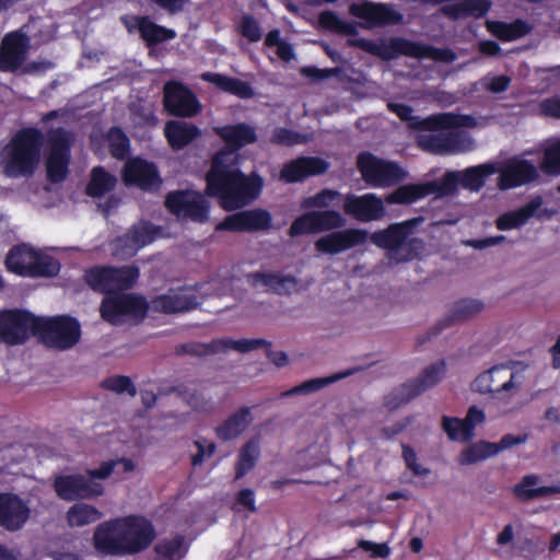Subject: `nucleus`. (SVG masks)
Here are the masks:
<instances>
[{"mask_svg":"<svg viewBox=\"0 0 560 560\" xmlns=\"http://www.w3.org/2000/svg\"><path fill=\"white\" fill-rule=\"evenodd\" d=\"M183 544L184 537L182 535H176L172 539H165L158 542L154 550L159 560H176L183 557L180 553Z\"/></svg>","mask_w":560,"mask_h":560,"instance_id":"obj_58","label":"nucleus"},{"mask_svg":"<svg viewBox=\"0 0 560 560\" xmlns=\"http://www.w3.org/2000/svg\"><path fill=\"white\" fill-rule=\"evenodd\" d=\"M446 372V363L444 360H440L429 366H427L418 378L413 380V382L419 387L420 393L422 394L427 389L435 386L441 382Z\"/></svg>","mask_w":560,"mask_h":560,"instance_id":"obj_52","label":"nucleus"},{"mask_svg":"<svg viewBox=\"0 0 560 560\" xmlns=\"http://www.w3.org/2000/svg\"><path fill=\"white\" fill-rule=\"evenodd\" d=\"M206 196L205 192L191 189L173 190L166 195L165 207L177 218L203 223L210 213V203Z\"/></svg>","mask_w":560,"mask_h":560,"instance_id":"obj_10","label":"nucleus"},{"mask_svg":"<svg viewBox=\"0 0 560 560\" xmlns=\"http://www.w3.org/2000/svg\"><path fill=\"white\" fill-rule=\"evenodd\" d=\"M117 184V178L107 172L103 166H95L91 171L90 180L85 192L88 196L97 198L112 191Z\"/></svg>","mask_w":560,"mask_h":560,"instance_id":"obj_41","label":"nucleus"},{"mask_svg":"<svg viewBox=\"0 0 560 560\" xmlns=\"http://www.w3.org/2000/svg\"><path fill=\"white\" fill-rule=\"evenodd\" d=\"M202 135L201 129L183 120H168L164 126V136L174 151L185 149Z\"/></svg>","mask_w":560,"mask_h":560,"instance_id":"obj_35","label":"nucleus"},{"mask_svg":"<svg viewBox=\"0 0 560 560\" xmlns=\"http://www.w3.org/2000/svg\"><path fill=\"white\" fill-rule=\"evenodd\" d=\"M541 205L542 198L540 196H536L518 209L504 212L499 215L495 221L497 229L500 231H509L524 225L536 214Z\"/></svg>","mask_w":560,"mask_h":560,"instance_id":"obj_37","label":"nucleus"},{"mask_svg":"<svg viewBox=\"0 0 560 560\" xmlns=\"http://www.w3.org/2000/svg\"><path fill=\"white\" fill-rule=\"evenodd\" d=\"M122 556L136 555L147 549L156 534L154 526L143 516L119 517Z\"/></svg>","mask_w":560,"mask_h":560,"instance_id":"obj_13","label":"nucleus"},{"mask_svg":"<svg viewBox=\"0 0 560 560\" xmlns=\"http://www.w3.org/2000/svg\"><path fill=\"white\" fill-rule=\"evenodd\" d=\"M200 78L202 81L213 84L220 91L242 100H248L255 95V91L248 82L234 77L219 72H203Z\"/></svg>","mask_w":560,"mask_h":560,"instance_id":"obj_36","label":"nucleus"},{"mask_svg":"<svg viewBox=\"0 0 560 560\" xmlns=\"http://www.w3.org/2000/svg\"><path fill=\"white\" fill-rule=\"evenodd\" d=\"M343 211L361 222L380 220L386 212L383 200L374 194L347 195Z\"/></svg>","mask_w":560,"mask_h":560,"instance_id":"obj_25","label":"nucleus"},{"mask_svg":"<svg viewBox=\"0 0 560 560\" xmlns=\"http://www.w3.org/2000/svg\"><path fill=\"white\" fill-rule=\"evenodd\" d=\"M497 168L492 163L470 166L458 172L460 186L471 191H479L486 184V178L494 174Z\"/></svg>","mask_w":560,"mask_h":560,"instance_id":"obj_40","label":"nucleus"},{"mask_svg":"<svg viewBox=\"0 0 560 560\" xmlns=\"http://www.w3.org/2000/svg\"><path fill=\"white\" fill-rule=\"evenodd\" d=\"M318 23L323 30L337 34L354 36L358 34L357 25L353 22L341 20L334 11H323L318 15Z\"/></svg>","mask_w":560,"mask_h":560,"instance_id":"obj_48","label":"nucleus"},{"mask_svg":"<svg viewBox=\"0 0 560 560\" xmlns=\"http://www.w3.org/2000/svg\"><path fill=\"white\" fill-rule=\"evenodd\" d=\"M106 138L113 158L125 160L130 154V140L120 127L109 128Z\"/></svg>","mask_w":560,"mask_h":560,"instance_id":"obj_49","label":"nucleus"},{"mask_svg":"<svg viewBox=\"0 0 560 560\" xmlns=\"http://www.w3.org/2000/svg\"><path fill=\"white\" fill-rule=\"evenodd\" d=\"M541 172L549 176L560 175V139L549 144L539 164Z\"/></svg>","mask_w":560,"mask_h":560,"instance_id":"obj_54","label":"nucleus"},{"mask_svg":"<svg viewBox=\"0 0 560 560\" xmlns=\"http://www.w3.org/2000/svg\"><path fill=\"white\" fill-rule=\"evenodd\" d=\"M328 166V163L322 158L300 156L282 166L280 178L289 184L299 183L311 176L324 174Z\"/></svg>","mask_w":560,"mask_h":560,"instance_id":"obj_27","label":"nucleus"},{"mask_svg":"<svg viewBox=\"0 0 560 560\" xmlns=\"http://www.w3.org/2000/svg\"><path fill=\"white\" fill-rule=\"evenodd\" d=\"M139 275V268L133 265L121 267L96 265L84 271L83 280L94 292L109 295L131 289Z\"/></svg>","mask_w":560,"mask_h":560,"instance_id":"obj_5","label":"nucleus"},{"mask_svg":"<svg viewBox=\"0 0 560 560\" xmlns=\"http://www.w3.org/2000/svg\"><path fill=\"white\" fill-rule=\"evenodd\" d=\"M35 254V250L24 246H14L7 256V268L19 276L27 277Z\"/></svg>","mask_w":560,"mask_h":560,"instance_id":"obj_42","label":"nucleus"},{"mask_svg":"<svg viewBox=\"0 0 560 560\" xmlns=\"http://www.w3.org/2000/svg\"><path fill=\"white\" fill-rule=\"evenodd\" d=\"M401 448H402V458L405 460V464H406L407 468L409 470H411L415 476L424 477L431 472L429 468L423 467L418 463L417 454L411 446H409L407 444H401Z\"/></svg>","mask_w":560,"mask_h":560,"instance_id":"obj_63","label":"nucleus"},{"mask_svg":"<svg viewBox=\"0 0 560 560\" xmlns=\"http://www.w3.org/2000/svg\"><path fill=\"white\" fill-rule=\"evenodd\" d=\"M162 104L167 115L177 118H192L202 112V104L197 95L177 80L165 82Z\"/></svg>","mask_w":560,"mask_h":560,"instance_id":"obj_12","label":"nucleus"},{"mask_svg":"<svg viewBox=\"0 0 560 560\" xmlns=\"http://www.w3.org/2000/svg\"><path fill=\"white\" fill-rule=\"evenodd\" d=\"M487 28L502 42L516 40L526 36L532 31V26L522 19L512 22L488 21Z\"/></svg>","mask_w":560,"mask_h":560,"instance_id":"obj_39","label":"nucleus"},{"mask_svg":"<svg viewBox=\"0 0 560 560\" xmlns=\"http://www.w3.org/2000/svg\"><path fill=\"white\" fill-rule=\"evenodd\" d=\"M419 222V218H413L390 223L387 228L373 232L371 242L385 249L397 261H410L418 258L425 248L421 238L411 236Z\"/></svg>","mask_w":560,"mask_h":560,"instance_id":"obj_4","label":"nucleus"},{"mask_svg":"<svg viewBox=\"0 0 560 560\" xmlns=\"http://www.w3.org/2000/svg\"><path fill=\"white\" fill-rule=\"evenodd\" d=\"M483 308V303L475 299H462L454 303L451 314L443 320L439 322L435 327L430 329L424 337H419L417 346H422L427 340L436 337L444 328L456 322H463L478 314Z\"/></svg>","mask_w":560,"mask_h":560,"instance_id":"obj_33","label":"nucleus"},{"mask_svg":"<svg viewBox=\"0 0 560 560\" xmlns=\"http://www.w3.org/2000/svg\"><path fill=\"white\" fill-rule=\"evenodd\" d=\"M492 442H476L462 451L458 462L460 465H471L494 456Z\"/></svg>","mask_w":560,"mask_h":560,"instance_id":"obj_51","label":"nucleus"},{"mask_svg":"<svg viewBox=\"0 0 560 560\" xmlns=\"http://www.w3.org/2000/svg\"><path fill=\"white\" fill-rule=\"evenodd\" d=\"M44 133L36 127L18 130L1 152L2 173L9 178L32 177L40 162Z\"/></svg>","mask_w":560,"mask_h":560,"instance_id":"obj_2","label":"nucleus"},{"mask_svg":"<svg viewBox=\"0 0 560 560\" xmlns=\"http://www.w3.org/2000/svg\"><path fill=\"white\" fill-rule=\"evenodd\" d=\"M30 516L27 505L19 495L0 493V525L14 532L23 527Z\"/></svg>","mask_w":560,"mask_h":560,"instance_id":"obj_34","label":"nucleus"},{"mask_svg":"<svg viewBox=\"0 0 560 560\" xmlns=\"http://www.w3.org/2000/svg\"><path fill=\"white\" fill-rule=\"evenodd\" d=\"M421 393L413 380L401 384L394 388L384 399V405L390 410L398 409L400 406L408 404Z\"/></svg>","mask_w":560,"mask_h":560,"instance_id":"obj_46","label":"nucleus"},{"mask_svg":"<svg viewBox=\"0 0 560 560\" xmlns=\"http://www.w3.org/2000/svg\"><path fill=\"white\" fill-rule=\"evenodd\" d=\"M425 184L428 195L452 196L460 185V178L458 172L447 171L440 180L425 182Z\"/></svg>","mask_w":560,"mask_h":560,"instance_id":"obj_50","label":"nucleus"},{"mask_svg":"<svg viewBox=\"0 0 560 560\" xmlns=\"http://www.w3.org/2000/svg\"><path fill=\"white\" fill-rule=\"evenodd\" d=\"M438 133L422 135L418 139L419 147L429 153L448 155L465 152L468 149V137L457 130L442 131Z\"/></svg>","mask_w":560,"mask_h":560,"instance_id":"obj_21","label":"nucleus"},{"mask_svg":"<svg viewBox=\"0 0 560 560\" xmlns=\"http://www.w3.org/2000/svg\"><path fill=\"white\" fill-rule=\"evenodd\" d=\"M36 316L25 310L0 311V342L15 346L35 334Z\"/></svg>","mask_w":560,"mask_h":560,"instance_id":"obj_14","label":"nucleus"},{"mask_svg":"<svg viewBox=\"0 0 560 560\" xmlns=\"http://www.w3.org/2000/svg\"><path fill=\"white\" fill-rule=\"evenodd\" d=\"M214 133L224 142V147L218 152H228L231 159L240 160L238 151L257 141V133L253 126L246 122H237L233 125H224L215 127Z\"/></svg>","mask_w":560,"mask_h":560,"instance_id":"obj_23","label":"nucleus"},{"mask_svg":"<svg viewBox=\"0 0 560 560\" xmlns=\"http://www.w3.org/2000/svg\"><path fill=\"white\" fill-rule=\"evenodd\" d=\"M351 15L366 21L371 26H385L398 24L402 15L384 3H373L364 1L362 3H352L349 8Z\"/></svg>","mask_w":560,"mask_h":560,"instance_id":"obj_28","label":"nucleus"},{"mask_svg":"<svg viewBox=\"0 0 560 560\" xmlns=\"http://www.w3.org/2000/svg\"><path fill=\"white\" fill-rule=\"evenodd\" d=\"M387 108L390 113L397 115L400 120L405 121L408 128L420 131H435L469 126V121L472 119L468 115L454 113H440L421 118L415 116L413 108L405 103L389 102Z\"/></svg>","mask_w":560,"mask_h":560,"instance_id":"obj_8","label":"nucleus"},{"mask_svg":"<svg viewBox=\"0 0 560 560\" xmlns=\"http://www.w3.org/2000/svg\"><path fill=\"white\" fill-rule=\"evenodd\" d=\"M74 140V133L63 127L48 130L46 173L47 179L50 183L58 184L66 179L71 161V148Z\"/></svg>","mask_w":560,"mask_h":560,"instance_id":"obj_7","label":"nucleus"},{"mask_svg":"<svg viewBox=\"0 0 560 560\" xmlns=\"http://www.w3.org/2000/svg\"><path fill=\"white\" fill-rule=\"evenodd\" d=\"M516 374L508 366L495 365L480 373L472 382V389L480 394H494L498 397H511L520 384L515 383Z\"/></svg>","mask_w":560,"mask_h":560,"instance_id":"obj_17","label":"nucleus"},{"mask_svg":"<svg viewBox=\"0 0 560 560\" xmlns=\"http://www.w3.org/2000/svg\"><path fill=\"white\" fill-rule=\"evenodd\" d=\"M538 108L542 117L560 119V95L542 98L538 104Z\"/></svg>","mask_w":560,"mask_h":560,"instance_id":"obj_64","label":"nucleus"},{"mask_svg":"<svg viewBox=\"0 0 560 560\" xmlns=\"http://www.w3.org/2000/svg\"><path fill=\"white\" fill-rule=\"evenodd\" d=\"M104 389L114 392L116 394H128L130 397L137 395V388L129 376L114 375L104 378L101 383Z\"/></svg>","mask_w":560,"mask_h":560,"instance_id":"obj_59","label":"nucleus"},{"mask_svg":"<svg viewBox=\"0 0 560 560\" xmlns=\"http://www.w3.org/2000/svg\"><path fill=\"white\" fill-rule=\"evenodd\" d=\"M338 197V191L325 188L313 196L303 198L301 201V208L305 210L327 208Z\"/></svg>","mask_w":560,"mask_h":560,"instance_id":"obj_60","label":"nucleus"},{"mask_svg":"<svg viewBox=\"0 0 560 560\" xmlns=\"http://www.w3.org/2000/svg\"><path fill=\"white\" fill-rule=\"evenodd\" d=\"M352 374L351 370L335 373L326 377H316L307 380L300 385L294 386L292 389L285 393V395H307L320 390L322 388L338 382Z\"/></svg>","mask_w":560,"mask_h":560,"instance_id":"obj_47","label":"nucleus"},{"mask_svg":"<svg viewBox=\"0 0 560 560\" xmlns=\"http://www.w3.org/2000/svg\"><path fill=\"white\" fill-rule=\"evenodd\" d=\"M368 237V232L361 229L335 231L319 237L315 242V248L323 254L336 255L363 245Z\"/></svg>","mask_w":560,"mask_h":560,"instance_id":"obj_24","label":"nucleus"},{"mask_svg":"<svg viewBox=\"0 0 560 560\" xmlns=\"http://www.w3.org/2000/svg\"><path fill=\"white\" fill-rule=\"evenodd\" d=\"M539 481V477L536 475H526L520 482L513 487V494L521 501H530L537 499L536 485Z\"/></svg>","mask_w":560,"mask_h":560,"instance_id":"obj_61","label":"nucleus"},{"mask_svg":"<svg viewBox=\"0 0 560 560\" xmlns=\"http://www.w3.org/2000/svg\"><path fill=\"white\" fill-rule=\"evenodd\" d=\"M30 49V37L22 31L4 35L0 45V71L14 72L25 61Z\"/></svg>","mask_w":560,"mask_h":560,"instance_id":"obj_22","label":"nucleus"},{"mask_svg":"<svg viewBox=\"0 0 560 560\" xmlns=\"http://www.w3.org/2000/svg\"><path fill=\"white\" fill-rule=\"evenodd\" d=\"M357 166L365 183L375 187L399 184L407 176V172L396 162L385 161L370 152L359 154Z\"/></svg>","mask_w":560,"mask_h":560,"instance_id":"obj_9","label":"nucleus"},{"mask_svg":"<svg viewBox=\"0 0 560 560\" xmlns=\"http://www.w3.org/2000/svg\"><path fill=\"white\" fill-rule=\"evenodd\" d=\"M259 457V445L254 439L247 441L240 450L235 464V478L240 479L250 471Z\"/></svg>","mask_w":560,"mask_h":560,"instance_id":"obj_45","label":"nucleus"},{"mask_svg":"<svg viewBox=\"0 0 560 560\" xmlns=\"http://www.w3.org/2000/svg\"><path fill=\"white\" fill-rule=\"evenodd\" d=\"M131 20L133 23H129L127 18H124L122 22L128 32L131 33L133 30H137L148 47H154L176 37L174 30L154 23L147 15H133Z\"/></svg>","mask_w":560,"mask_h":560,"instance_id":"obj_31","label":"nucleus"},{"mask_svg":"<svg viewBox=\"0 0 560 560\" xmlns=\"http://www.w3.org/2000/svg\"><path fill=\"white\" fill-rule=\"evenodd\" d=\"M161 228L151 222L133 224L124 235L117 237V247L124 254L135 255L142 247L151 244L160 234Z\"/></svg>","mask_w":560,"mask_h":560,"instance_id":"obj_32","label":"nucleus"},{"mask_svg":"<svg viewBox=\"0 0 560 560\" xmlns=\"http://www.w3.org/2000/svg\"><path fill=\"white\" fill-rule=\"evenodd\" d=\"M247 282L253 288L264 287L266 292L277 295H291L299 287L296 277L282 272H250L247 275Z\"/></svg>","mask_w":560,"mask_h":560,"instance_id":"obj_29","label":"nucleus"},{"mask_svg":"<svg viewBox=\"0 0 560 560\" xmlns=\"http://www.w3.org/2000/svg\"><path fill=\"white\" fill-rule=\"evenodd\" d=\"M318 233L334 231L346 225L347 221L337 210H314Z\"/></svg>","mask_w":560,"mask_h":560,"instance_id":"obj_55","label":"nucleus"},{"mask_svg":"<svg viewBox=\"0 0 560 560\" xmlns=\"http://www.w3.org/2000/svg\"><path fill=\"white\" fill-rule=\"evenodd\" d=\"M119 517L100 523L93 534L94 549L105 556H122Z\"/></svg>","mask_w":560,"mask_h":560,"instance_id":"obj_30","label":"nucleus"},{"mask_svg":"<svg viewBox=\"0 0 560 560\" xmlns=\"http://www.w3.org/2000/svg\"><path fill=\"white\" fill-rule=\"evenodd\" d=\"M205 195L218 200L226 211L242 209L256 200L262 190V177L241 170V161L230 153L215 152L205 175Z\"/></svg>","mask_w":560,"mask_h":560,"instance_id":"obj_1","label":"nucleus"},{"mask_svg":"<svg viewBox=\"0 0 560 560\" xmlns=\"http://www.w3.org/2000/svg\"><path fill=\"white\" fill-rule=\"evenodd\" d=\"M537 167L528 160L511 159L500 171L498 186L500 189H511L537 180Z\"/></svg>","mask_w":560,"mask_h":560,"instance_id":"obj_26","label":"nucleus"},{"mask_svg":"<svg viewBox=\"0 0 560 560\" xmlns=\"http://www.w3.org/2000/svg\"><path fill=\"white\" fill-rule=\"evenodd\" d=\"M47 347L67 350L72 348L81 336L79 322L71 316H36L35 334Z\"/></svg>","mask_w":560,"mask_h":560,"instance_id":"obj_6","label":"nucleus"},{"mask_svg":"<svg viewBox=\"0 0 560 560\" xmlns=\"http://www.w3.org/2000/svg\"><path fill=\"white\" fill-rule=\"evenodd\" d=\"M52 487L58 498L63 501L90 500L104 492L103 485L89 480L81 474L57 476Z\"/></svg>","mask_w":560,"mask_h":560,"instance_id":"obj_16","label":"nucleus"},{"mask_svg":"<svg viewBox=\"0 0 560 560\" xmlns=\"http://www.w3.org/2000/svg\"><path fill=\"white\" fill-rule=\"evenodd\" d=\"M266 343L267 342L262 338L238 340H233L230 338H219L213 339L208 343L190 341L178 345L176 347V353L179 355L188 354L198 358L207 357L209 354L222 353L229 350H235L241 353H246L256 350L259 346Z\"/></svg>","mask_w":560,"mask_h":560,"instance_id":"obj_15","label":"nucleus"},{"mask_svg":"<svg viewBox=\"0 0 560 560\" xmlns=\"http://www.w3.org/2000/svg\"><path fill=\"white\" fill-rule=\"evenodd\" d=\"M121 178L127 186H136L144 191L158 189L162 185L156 165L139 156L125 163Z\"/></svg>","mask_w":560,"mask_h":560,"instance_id":"obj_19","label":"nucleus"},{"mask_svg":"<svg viewBox=\"0 0 560 560\" xmlns=\"http://www.w3.org/2000/svg\"><path fill=\"white\" fill-rule=\"evenodd\" d=\"M60 271V264L48 255L35 254L31 270L27 277H54Z\"/></svg>","mask_w":560,"mask_h":560,"instance_id":"obj_53","label":"nucleus"},{"mask_svg":"<svg viewBox=\"0 0 560 560\" xmlns=\"http://www.w3.org/2000/svg\"><path fill=\"white\" fill-rule=\"evenodd\" d=\"M465 420L457 417L443 416L442 429L451 441L469 442L474 436L466 432Z\"/></svg>","mask_w":560,"mask_h":560,"instance_id":"obj_56","label":"nucleus"},{"mask_svg":"<svg viewBox=\"0 0 560 560\" xmlns=\"http://www.w3.org/2000/svg\"><path fill=\"white\" fill-rule=\"evenodd\" d=\"M238 33L252 43L261 39L262 33L259 23L250 14H244L238 25Z\"/></svg>","mask_w":560,"mask_h":560,"instance_id":"obj_62","label":"nucleus"},{"mask_svg":"<svg viewBox=\"0 0 560 560\" xmlns=\"http://www.w3.org/2000/svg\"><path fill=\"white\" fill-rule=\"evenodd\" d=\"M317 225L315 213L313 211H308L295 218L289 228V236L296 237L301 235L307 234H317Z\"/></svg>","mask_w":560,"mask_h":560,"instance_id":"obj_57","label":"nucleus"},{"mask_svg":"<svg viewBox=\"0 0 560 560\" xmlns=\"http://www.w3.org/2000/svg\"><path fill=\"white\" fill-rule=\"evenodd\" d=\"M202 301L192 288L170 289L167 293L151 300L153 311L163 314L188 313L201 306Z\"/></svg>","mask_w":560,"mask_h":560,"instance_id":"obj_18","label":"nucleus"},{"mask_svg":"<svg viewBox=\"0 0 560 560\" xmlns=\"http://www.w3.org/2000/svg\"><path fill=\"white\" fill-rule=\"evenodd\" d=\"M349 44L358 47L382 60L389 61L399 56L431 59L436 62L453 63L457 55L451 48H440L429 44L410 40L404 37H392L388 42H375L368 38L351 39Z\"/></svg>","mask_w":560,"mask_h":560,"instance_id":"obj_3","label":"nucleus"},{"mask_svg":"<svg viewBox=\"0 0 560 560\" xmlns=\"http://www.w3.org/2000/svg\"><path fill=\"white\" fill-rule=\"evenodd\" d=\"M103 517V513L88 503H75L67 512V522L71 527L93 524Z\"/></svg>","mask_w":560,"mask_h":560,"instance_id":"obj_44","label":"nucleus"},{"mask_svg":"<svg viewBox=\"0 0 560 560\" xmlns=\"http://www.w3.org/2000/svg\"><path fill=\"white\" fill-rule=\"evenodd\" d=\"M429 195L425 183L407 184L388 194L385 200L390 205H409Z\"/></svg>","mask_w":560,"mask_h":560,"instance_id":"obj_43","label":"nucleus"},{"mask_svg":"<svg viewBox=\"0 0 560 560\" xmlns=\"http://www.w3.org/2000/svg\"><path fill=\"white\" fill-rule=\"evenodd\" d=\"M253 416L249 407H241L215 428L217 438L221 441H232L238 438L252 423Z\"/></svg>","mask_w":560,"mask_h":560,"instance_id":"obj_38","label":"nucleus"},{"mask_svg":"<svg viewBox=\"0 0 560 560\" xmlns=\"http://www.w3.org/2000/svg\"><path fill=\"white\" fill-rule=\"evenodd\" d=\"M148 310L149 303L143 296L115 292L102 300L100 313L105 322L119 325L124 322V316L144 318Z\"/></svg>","mask_w":560,"mask_h":560,"instance_id":"obj_11","label":"nucleus"},{"mask_svg":"<svg viewBox=\"0 0 560 560\" xmlns=\"http://www.w3.org/2000/svg\"><path fill=\"white\" fill-rule=\"evenodd\" d=\"M272 225V217L266 209L243 210L226 215L218 223V231L229 232H258L267 231Z\"/></svg>","mask_w":560,"mask_h":560,"instance_id":"obj_20","label":"nucleus"}]
</instances>
